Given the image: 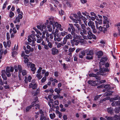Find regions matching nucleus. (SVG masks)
I'll return each instance as SVG.
<instances>
[{"label":"nucleus","instance_id":"1","mask_svg":"<svg viewBox=\"0 0 120 120\" xmlns=\"http://www.w3.org/2000/svg\"><path fill=\"white\" fill-rule=\"evenodd\" d=\"M49 24L52 25L53 30L55 29V27L57 28H58L60 31L63 30V29L62 28H61V25L59 24L57 22H55L54 21V18L53 17H49Z\"/></svg>","mask_w":120,"mask_h":120},{"label":"nucleus","instance_id":"2","mask_svg":"<svg viewBox=\"0 0 120 120\" xmlns=\"http://www.w3.org/2000/svg\"><path fill=\"white\" fill-rule=\"evenodd\" d=\"M78 14L79 16V19H77V20L79 21V22L81 24L83 22L85 25L87 26V22L86 21L87 19L81 15L80 12H78Z\"/></svg>","mask_w":120,"mask_h":120},{"label":"nucleus","instance_id":"3","mask_svg":"<svg viewBox=\"0 0 120 120\" xmlns=\"http://www.w3.org/2000/svg\"><path fill=\"white\" fill-rule=\"evenodd\" d=\"M100 71L101 73L100 74L103 76H105L106 75V74L105 72H108L109 71V70L107 68H102L100 67Z\"/></svg>","mask_w":120,"mask_h":120},{"label":"nucleus","instance_id":"4","mask_svg":"<svg viewBox=\"0 0 120 120\" xmlns=\"http://www.w3.org/2000/svg\"><path fill=\"white\" fill-rule=\"evenodd\" d=\"M83 29V32H80V34L82 35V37L85 39H90L91 37H90L86 36L85 35L87 34V32L85 29Z\"/></svg>","mask_w":120,"mask_h":120},{"label":"nucleus","instance_id":"5","mask_svg":"<svg viewBox=\"0 0 120 120\" xmlns=\"http://www.w3.org/2000/svg\"><path fill=\"white\" fill-rule=\"evenodd\" d=\"M30 65L31 70L33 71L32 73L33 74H34L36 69V68L35 67V65L33 64H31L30 62H29L27 64V66L29 67Z\"/></svg>","mask_w":120,"mask_h":120},{"label":"nucleus","instance_id":"6","mask_svg":"<svg viewBox=\"0 0 120 120\" xmlns=\"http://www.w3.org/2000/svg\"><path fill=\"white\" fill-rule=\"evenodd\" d=\"M23 13L22 12H21L20 14H19L18 15V16L16 17L15 20L14 21V22L15 23L17 22H19L20 20L22 19V18Z\"/></svg>","mask_w":120,"mask_h":120},{"label":"nucleus","instance_id":"7","mask_svg":"<svg viewBox=\"0 0 120 120\" xmlns=\"http://www.w3.org/2000/svg\"><path fill=\"white\" fill-rule=\"evenodd\" d=\"M75 30H71V33L72 35L73 36V38H74L77 39L81 40H82V37L78 35L75 34Z\"/></svg>","mask_w":120,"mask_h":120},{"label":"nucleus","instance_id":"8","mask_svg":"<svg viewBox=\"0 0 120 120\" xmlns=\"http://www.w3.org/2000/svg\"><path fill=\"white\" fill-rule=\"evenodd\" d=\"M54 37V40L55 41H59L61 40V38H60V36L59 34H57L56 35L54 33H53Z\"/></svg>","mask_w":120,"mask_h":120},{"label":"nucleus","instance_id":"9","mask_svg":"<svg viewBox=\"0 0 120 120\" xmlns=\"http://www.w3.org/2000/svg\"><path fill=\"white\" fill-rule=\"evenodd\" d=\"M15 70L16 72H17L18 70H19V73H20L22 72V68L21 66L20 65H19L18 67L16 66H14Z\"/></svg>","mask_w":120,"mask_h":120},{"label":"nucleus","instance_id":"10","mask_svg":"<svg viewBox=\"0 0 120 120\" xmlns=\"http://www.w3.org/2000/svg\"><path fill=\"white\" fill-rule=\"evenodd\" d=\"M107 60L106 57H104L101 58L100 60V62L99 63L100 67H101V65H104L105 64V62Z\"/></svg>","mask_w":120,"mask_h":120},{"label":"nucleus","instance_id":"11","mask_svg":"<svg viewBox=\"0 0 120 120\" xmlns=\"http://www.w3.org/2000/svg\"><path fill=\"white\" fill-rule=\"evenodd\" d=\"M97 81L90 80L88 81V84L91 85L92 86H95L97 85L98 83H97Z\"/></svg>","mask_w":120,"mask_h":120},{"label":"nucleus","instance_id":"12","mask_svg":"<svg viewBox=\"0 0 120 120\" xmlns=\"http://www.w3.org/2000/svg\"><path fill=\"white\" fill-rule=\"evenodd\" d=\"M37 85L36 83L35 84L30 83L29 86V88H32L33 89H35L37 88Z\"/></svg>","mask_w":120,"mask_h":120},{"label":"nucleus","instance_id":"13","mask_svg":"<svg viewBox=\"0 0 120 120\" xmlns=\"http://www.w3.org/2000/svg\"><path fill=\"white\" fill-rule=\"evenodd\" d=\"M14 70V68L13 67H7L6 68V73H10V71L12 72Z\"/></svg>","mask_w":120,"mask_h":120},{"label":"nucleus","instance_id":"14","mask_svg":"<svg viewBox=\"0 0 120 120\" xmlns=\"http://www.w3.org/2000/svg\"><path fill=\"white\" fill-rule=\"evenodd\" d=\"M38 98L36 97L34 100L33 102L31 103V105H38Z\"/></svg>","mask_w":120,"mask_h":120},{"label":"nucleus","instance_id":"15","mask_svg":"<svg viewBox=\"0 0 120 120\" xmlns=\"http://www.w3.org/2000/svg\"><path fill=\"white\" fill-rule=\"evenodd\" d=\"M52 53L53 55L57 54L58 52V50L55 48H52L51 49Z\"/></svg>","mask_w":120,"mask_h":120},{"label":"nucleus","instance_id":"16","mask_svg":"<svg viewBox=\"0 0 120 120\" xmlns=\"http://www.w3.org/2000/svg\"><path fill=\"white\" fill-rule=\"evenodd\" d=\"M97 29H98L100 31H102L104 33H105L107 30L106 28H105V27H102L100 25L98 27Z\"/></svg>","mask_w":120,"mask_h":120},{"label":"nucleus","instance_id":"17","mask_svg":"<svg viewBox=\"0 0 120 120\" xmlns=\"http://www.w3.org/2000/svg\"><path fill=\"white\" fill-rule=\"evenodd\" d=\"M98 21V22L96 21H95L97 29H98V27L102 23V20L101 19H100Z\"/></svg>","mask_w":120,"mask_h":120},{"label":"nucleus","instance_id":"18","mask_svg":"<svg viewBox=\"0 0 120 120\" xmlns=\"http://www.w3.org/2000/svg\"><path fill=\"white\" fill-rule=\"evenodd\" d=\"M79 41L78 40H76L75 39H74L73 40H71V42L72 45L75 44L76 45H77L79 43Z\"/></svg>","mask_w":120,"mask_h":120},{"label":"nucleus","instance_id":"19","mask_svg":"<svg viewBox=\"0 0 120 120\" xmlns=\"http://www.w3.org/2000/svg\"><path fill=\"white\" fill-rule=\"evenodd\" d=\"M94 22L92 21H90L88 23V26L91 27L92 29H94L95 27L94 25Z\"/></svg>","mask_w":120,"mask_h":120},{"label":"nucleus","instance_id":"20","mask_svg":"<svg viewBox=\"0 0 120 120\" xmlns=\"http://www.w3.org/2000/svg\"><path fill=\"white\" fill-rule=\"evenodd\" d=\"M37 27L38 29L40 30L41 31H42L44 29H45L46 28V26L43 24L40 26L38 25Z\"/></svg>","mask_w":120,"mask_h":120},{"label":"nucleus","instance_id":"21","mask_svg":"<svg viewBox=\"0 0 120 120\" xmlns=\"http://www.w3.org/2000/svg\"><path fill=\"white\" fill-rule=\"evenodd\" d=\"M3 46L2 45L1 43H0V58L2 59V55L4 53V51L2 49Z\"/></svg>","mask_w":120,"mask_h":120},{"label":"nucleus","instance_id":"22","mask_svg":"<svg viewBox=\"0 0 120 120\" xmlns=\"http://www.w3.org/2000/svg\"><path fill=\"white\" fill-rule=\"evenodd\" d=\"M50 24H49L46 26L47 27L46 29L49 32H51L52 31V29L51 25Z\"/></svg>","mask_w":120,"mask_h":120},{"label":"nucleus","instance_id":"23","mask_svg":"<svg viewBox=\"0 0 120 120\" xmlns=\"http://www.w3.org/2000/svg\"><path fill=\"white\" fill-rule=\"evenodd\" d=\"M117 106H118V105ZM114 110L116 113H119V112L120 111V106H117L116 107Z\"/></svg>","mask_w":120,"mask_h":120},{"label":"nucleus","instance_id":"24","mask_svg":"<svg viewBox=\"0 0 120 120\" xmlns=\"http://www.w3.org/2000/svg\"><path fill=\"white\" fill-rule=\"evenodd\" d=\"M109 99L110 101L111 102H112L114 100V98H111L110 99V97H106L105 98L103 99L102 100V101H104L106 100H108Z\"/></svg>","mask_w":120,"mask_h":120},{"label":"nucleus","instance_id":"25","mask_svg":"<svg viewBox=\"0 0 120 120\" xmlns=\"http://www.w3.org/2000/svg\"><path fill=\"white\" fill-rule=\"evenodd\" d=\"M29 57V56L27 55H25L24 56V58L25 59L24 61V62L25 63H27V64L29 63L28 62L29 61V60L27 58Z\"/></svg>","mask_w":120,"mask_h":120},{"label":"nucleus","instance_id":"26","mask_svg":"<svg viewBox=\"0 0 120 120\" xmlns=\"http://www.w3.org/2000/svg\"><path fill=\"white\" fill-rule=\"evenodd\" d=\"M36 40L35 38L32 39V43L31 44L29 43V45H31L33 46H35V41H36Z\"/></svg>","mask_w":120,"mask_h":120},{"label":"nucleus","instance_id":"27","mask_svg":"<svg viewBox=\"0 0 120 120\" xmlns=\"http://www.w3.org/2000/svg\"><path fill=\"white\" fill-rule=\"evenodd\" d=\"M112 105H120V101H113L112 103Z\"/></svg>","mask_w":120,"mask_h":120},{"label":"nucleus","instance_id":"28","mask_svg":"<svg viewBox=\"0 0 120 120\" xmlns=\"http://www.w3.org/2000/svg\"><path fill=\"white\" fill-rule=\"evenodd\" d=\"M65 38L66 39H71L72 38V37L71 34H69L66 35Z\"/></svg>","mask_w":120,"mask_h":120},{"label":"nucleus","instance_id":"29","mask_svg":"<svg viewBox=\"0 0 120 120\" xmlns=\"http://www.w3.org/2000/svg\"><path fill=\"white\" fill-rule=\"evenodd\" d=\"M107 111L109 113L111 114L113 113V109L111 107L108 108L107 109Z\"/></svg>","mask_w":120,"mask_h":120},{"label":"nucleus","instance_id":"30","mask_svg":"<svg viewBox=\"0 0 120 120\" xmlns=\"http://www.w3.org/2000/svg\"><path fill=\"white\" fill-rule=\"evenodd\" d=\"M34 38V37H33V36H32L30 35L28 36V42H31L32 41L31 38L33 39Z\"/></svg>","mask_w":120,"mask_h":120},{"label":"nucleus","instance_id":"31","mask_svg":"<svg viewBox=\"0 0 120 120\" xmlns=\"http://www.w3.org/2000/svg\"><path fill=\"white\" fill-rule=\"evenodd\" d=\"M63 49L64 50L65 52H67L68 49V46L67 45H65L63 46Z\"/></svg>","mask_w":120,"mask_h":120},{"label":"nucleus","instance_id":"32","mask_svg":"<svg viewBox=\"0 0 120 120\" xmlns=\"http://www.w3.org/2000/svg\"><path fill=\"white\" fill-rule=\"evenodd\" d=\"M88 36L90 37H91L90 39H91L92 38H93L94 39H96V37L92 33V34L89 35Z\"/></svg>","mask_w":120,"mask_h":120},{"label":"nucleus","instance_id":"33","mask_svg":"<svg viewBox=\"0 0 120 120\" xmlns=\"http://www.w3.org/2000/svg\"><path fill=\"white\" fill-rule=\"evenodd\" d=\"M23 2L25 6H27L29 4V0H24Z\"/></svg>","mask_w":120,"mask_h":120},{"label":"nucleus","instance_id":"34","mask_svg":"<svg viewBox=\"0 0 120 120\" xmlns=\"http://www.w3.org/2000/svg\"><path fill=\"white\" fill-rule=\"evenodd\" d=\"M86 30L87 31V32L88 35H89L92 34V33L91 32V30L89 27H88L87 28Z\"/></svg>","mask_w":120,"mask_h":120},{"label":"nucleus","instance_id":"35","mask_svg":"<svg viewBox=\"0 0 120 120\" xmlns=\"http://www.w3.org/2000/svg\"><path fill=\"white\" fill-rule=\"evenodd\" d=\"M40 90L39 89H37L34 94L35 96H37L40 93Z\"/></svg>","mask_w":120,"mask_h":120},{"label":"nucleus","instance_id":"36","mask_svg":"<svg viewBox=\"0 0 120 120\" xmlns=\"http://www.w3.org/2000/svg\"><path fill=\"white\" fill-rule=\"evenodd\" d=\"M38 79H40L42 77V76L41 75V73H38L36 75Z\"/></svg>","mask_w":120,"mask_h":120},{"label":"nucleus","instance_id":"37","mask_svg":"<svg viewBox=\"0 0 120 120\" xmlns=\"http://www.w3.org/2000/svg\"><path fill=\"white\" fill-rule=\"evenodd\" d=\"M113 93V91L109 92L107 93H105V94L106 96H108L112 95Z\"/></svg>","mask_w":120,"mask_h":120},{"label":"nucleus","instance_id":"38","mask_svg":"<svg viewBox=\"0 0 120 120\" xmlns=\"http://www.w3.org/2000/svg\"><path fill=\"white\" fill-rule=\"evenodd\" d=\"M17 54V53L16 52L14 51L12 53V56L13 57H14Z\"/></svg>","mask_w":120,"mask_h":120},{"label":"nucleus","instance_id":"39","mask_svg":"<svg viewBox=\"0 0 120 120\" xmlns=\"http://www.w3.org/2000/svg\"><path fill=\"white\" fill-rule=\"evenodd\" d=\"M103 54V52L101 51H100L97 52V55L99 58L100 57V56H102Z\"/></svg>","mask_w":120,"mask_h":120},{"label":"nucleus","instance_id":"40","mask_svg":"<svg viewBox=\"0 0 120 120\" xmlns=\"http://www.w3.org/2000/svg\"><path fill=\"white\" fill-rule=\"evenodd\" d=\"M67 34V32L65 31H63V32H62L60 33V34L62 36H64L65 35Z\"/></svg>","mask_w":120,"mask_h":120},{"label":"nucleus","instance_id":"41","mask_svg":"<svg viewBox=\"0 0 120 120\" xmlns=\"http://www.w3.org/2000/svg\"><path fill=\"white\" fill-rule=\"evenodd\" d=\"M27 48L29 49V51L31 52H33L34 50V49L32 48H31L30 47L29 45H27L26 46Z\"/></svg>","mask_w":120,"mask_h":120},{"label":"nucleus","instance_id":"42","mask_svg":"<svg viewBox=\"0 0 120 120\" xmlns=\"http://www.w3.org/2000/svg\"><path fill=\"white\" fill-rule=\"evenodd\" d=\"M50 116L51 118L52 119L55 118L56 116L55 115L54 113H53L52 114H50Z\"/></svg>","mask_w":120,"mask_h":120},{"label":"nucleus","instance_id":"43","mask_svg":"<svg viewBox=\"0 0 120 120\" xmlns=\"http://www.w3.org/2000/svg\"><path fill=\"white\" fill-rule=\"evenodd\" d=\"M32 106V105H29L27 106L26 108V112H28L29 110L33 107Z\"/></svg>","mask_w":120,"mask_h":120},{"label":"nucleus","instance_id":"44","mask_svg":"<svg viewBox=\"0 0 120 120\" xmlns=\"http://www.w3.org/2000/svg\"><path fill=\"white\" fill-rule=\"evenodd\" d=\"M50 106V107L51 108V110L50 111H49V112H50V111H54V109L55 108V107L54 106V105H49Z\"/></svg>","mask_w":120,"mask_h":120},{"label":"nucleus","instance_id":"45","mask_svg":"<svg viewBox=\"0 0 120 120\" xmlns=\"http://www.w3.org/2000/svg\"><path fill=\"white\" fill-rule=\"evenodd\" d=\"M75 49V48H70L69 49V51L70 53L73 52Z\"/></svg>","mask_w":120,"mask_h":120},{"label":"nucleus","instance_id":"46","mask_svg":"<svg viewBox=\"0 0 120 120\" xmlns=\"http://www.w3.org/2000/svg\"><path fill=\"white\" fill-rule=\"evenodd\" d=\"M114 117L115 118V120H120V118L119 116L117 115H115L114 116Z\"/></svg>","mask_w":120,"mask_h":120},{"label":"nucleus","instance_id":"47","mask_svg":"<svg viewBox=\"0 0 120 120\" xmlns=\"http://www.w3.org/2000/svg\"><path fill=\"white\" fill-rule=\"evenodd\" d=\"M45 119H46L44 116L43 114H42L40 116V120H44Z\"/></svg>","mask_w":120,"mask_h":120},{"label":"nucleus","instance_id":"48","mask_svg":"<svg viewBox=\"0 0 120 120\" xmlns=\"http://www.w3.org/2000/svg\"><path fill=\"white\" fill-rule=\"evenodd\" d=\"M105 117L108 120H112L113 119V118L111 116H105Z\"/></svg>","mask_w":120,"mask_h":120},{"label":"nucleus","instance_id":"49","mask_svg":"<svg viewBox=\"0 0 120 120\" xmlns=\"http://www.w3.org/2000/svg\"><path fill=\"white\" fill-rule=\"evenodd\" d=\"M86 58L89 60L92 59L93 58V56L90 55H87L86 56Z\"/></svg>","mask_w":120,"mask_h":120},{"label":"nucleus","instance_id":"50","mask_svg":"<svg viewBox=\"0 0 120 120\" xmlns=\"http://www.w3.org/2000/svg\"><path fill=\"white\" fill-rule=\"evenodd\" d=\"M106 5V3H105L103 2L102 4H101L100 7L103 8H104Z\"/></svg>","mask_w":120,"mask_h":120},{"label":"nucleus","instance_id":"51","mask_svg":"<svg viewBox=\"0 0 120 120\" xmlns=\"http://www.w3.org/2000/svg\"><path fill=\"white\" fill-rule=\"evenodd\" d=\"M46 79V77H45L42 78L41 80V82L42 83L44 82Z\"/></svg>","mask_w":120,"mask_h":120},{"label":"nucleus","instance_id":"52","mask_svg":"<svg viewBox=\"0 0 120 120\" xmlns=\"http://www.w3.org/2000/svg\"><path fill=\"white\" fill-rule=\"evenodd\" d=\"M14 15V13L13 12L11 11L9 14V16L11 18H12Z\"/></svg>","mask_w":120,"mask_h":120},{"label":"nucleus","instance_id":"53","mask_svg":"<svg viewBox=\"0 0 120 120\" xmlns=\"http://www.w3.org/2000/svg\"><path fill=\"white\" fill-rule=\"evenodd\" d=\"M22 72V74L23 76L26 75L27 74L26 71L25 70H23Z\"/></svg>","mask_w":120,"mask_h":120},{"label":"nucleus","instance_id":"54","mask_svg":"<svg viewBox=\"0 0 120 120\" xmlns=\"http://www.w3.org/2000/svg\"><path fill=\"white\" fill-rule=\"evenodd\" d=\"M105 89L108 90L110 88V85H106L104 87Z\"/></svg>","mask_w":120,"mask_h":120},{"label":"nucleus","instance_id":"55","mask_svg":"<svg viewBox=\"0 0 120 120\" xmlns=\"http://www.w3.org/2000/svg\"><path fill=\"white\" fill-rule=\"evenodd\" d=\"M93 54V53L92 51H90L88 54H87V55H90L91 56H92Z\"/></svg>","mask_w":120,"mask_h":120},{"label":"nucleus","instance_id":"56","mask_svg":"<svg viewBox=\"0 0 120 120\" xmlns=\"http://www.w3.org/2000/svg\"><path fill=\"white\" fill-rule=\"evenodd\" d=\"M63 44L62 42L61 43H59L57 46V47L58 48H59L61 46H63Z\"/></svg>","mask_w":120,"mask_h":120},{"label":"nucleus","instance_id":"57","mask_svg":"<svg viewBox=\"0 0 120 120\" xmlns=\"http://www.w3.org/2000/svg\"><path fill=\"white\" fill-rule=\"evenodd\" d=\"M97 75L96 74H91L89 75V76L90 77H96Z\"/></svg>","mask_w":120,"mask_h":120},{"label":"nucleus","instance_id":"58","mask_svg":"<svg viewBox=\"0 0 120 120\" xmlns=\"http://www.w3.org/2000/svg\"><path fill=\"white\" fill-rule=\"evenodd\" d=\"M67 41V39H66L65 37L64 38V40L63 41V45H64L65 44Z\"/></svg>","mask_w":120,"mask_h":120},{"label":"nucleus","instance_id":"59","mask_svg":"<svg viewBox=\"0 0 120 120\" xmlns=\"http://www.w3.org/2000/svg\"><path fill=\"white\" fill-rule=\"evenodd\" d=\"M114 100H120V97L118 96H117L114 98Z\"/></svg>","mask_w":120,"mask_h":120},{"label":"nucleus","instance_id":"60","mask_svg":"<svg viewBox=\"0 0 120 120\" xmlns=\"http://www.w3.org/2000/svg\"><path fill=\"white\" fill-rule=\"evenodd\" d=\"M7 45L8 47H9L11 44V42L10 41H8L7 42Z\"/></svg>","mask_w":120,"mask_h":120},{"label":"nucleus","instance_id":"61","mask_svg":"<svg viewBox=\"0 0 120 120\" xmlns=\"http://www.w3.org/2000/svg\"><path fill=\"white\" fill-rule=\"evenodd\" d=\"M42 39L40 38V39H38L37 41V43H40L41 41H42Z\"/></svg>","mask_w":120,"mask_h":120},{"label":"nucleus","instance_id":"62","mask_svg":"<svg viewBox=\"0 0 120 120\" xmlns=\"http://www.w3.org/2000/svg\"><path fill=\"white\" fill-rule=\"evenodd\" d=\"M6 36L7 40H9L10 39V35L9 33H7Z\"/></svg>","mask_w":120,"mask_h":120},{"label":"nucleus","instance_id":"63","mask_svg":"<svg viewBox=\"0 0 120 120\" xmlns=\"http://www.w3.org/2000/svg\"><path fill=\"white\" fill-rule=\"evenodd\" d=\"M46 1V0H43L40 3V5L41 6L43 5V4L45 3Z\"/></svg>","mask_w":120,"mask_h":120},{"label":"nucleus","instance_id":"64","mask_svg":"<svg viewBox=\"0 0 120 120\" xmlns=\"http://www.w3.org/2000/svg\"><path fill=\"white\" fill-rule=\"evenodd\" d=\"M48 46L50 48H51L52 47V45L50 42H49L48 44Z\"/></svg>","mask_w":120,"mask_h":120}]
</instances>
